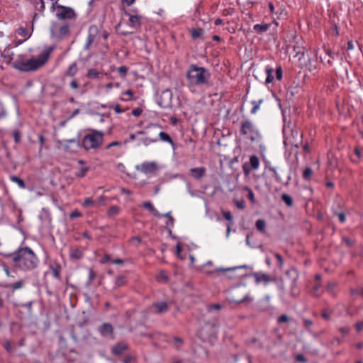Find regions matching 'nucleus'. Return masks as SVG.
Returning <instances> with one entry per match:
<instances>
[{
    "instance_id": "obj_1",
    "label": "nucleus",
    "mask_w": 363,
    "mask_h": 363,
    "mask_svg": "<svg viewBox=\"0 0 363 363\" xmlns=\"http://www.w3.org/2000/svg\"><path fill=\"white\" fill-rule=\"evenodd\" d=\"M6 264L4 265L5 272H9V264L14 270L30 271L34 269L38 263V259L29 247L19 248L13 253L4 254Z\"/></svg>"
},
{
    "instance_id": "obj_2",
    "label": "nucleus",
    "mask_w": 363,
    "mask_h": 363,
    "mask_svg": "<svg viewBox=\"0 0 363 363\" xmlns=\"http://www.w3.org/2000/svg\"><path fill=\"white\" fill-rule=\"evenodd\" d=\"M186 79L188 89L191 93H195L197 89L208 84L211 73L207 68L191 64L186 72Z\"/></svg>"
},
{
    "instance_id": "obj_3",
    "label": "nucleus",
    "mask_w": 363,
    "mask_h": 363,
    "mask_svg": "<svg viewBox=\"0 0 363 363\" xmlns=\"http://www.w3.org/2000/svg\"><path fill=\"white\" fill-rule=\"evenodd\" d=\"M53 50L54 47H48L36 57H31L26 61L17 60L13 67L21 71L35 70L46 63Z\"/></svg>"
},
{
    "instance_id": "obj_4",
    "label": "nucleus",
    "mask_w": 363,
    "mask_h": 363,
    "mask_svg": "<svg viewBox=\"0 0 363 363\" xmlns=\"http://www.w3.org/2000/svg\"><path fill=\"white\" fill-rule=\"evenodd\" d=\"M104 137L102 131L91 129L82 139V147L86 150H96L102 145Z\"/></svg>"
},
{
    "instance_id": "obj_5",
    "label": "nucleus",
    "mask_w": 363,
    "mask_h": 363,
    "mask_svg": "<svg viewBox=\"0 0 363 363\" xmlns=\"http://www.w3.org/2000/svg\"><path fill=\"white\" fill-rule=\"evenodd\" d=\"M240 133L242 135L246 136L252 142L259 141L262 138L260 132L250 120L241 122Z\"/></svg>"
},
{
    "instance_id": "obj_6",
    "label": "nucleus",
    "mask_w": 363,
    "mask_h": 363,
    "mask_svg": "<svg viewBox=\"0 0 363 363\" xmlns=\"http://www.w3.org/2000/svg\"><path fill=\"white\" fill-rule=\"evenodd\" d=\"M218 329L215 324L205 323L198 332V337L204 342L213 343L216 339Z\"/></svg>"
},
{
    "instance_id": "obj_7",
    "label": "nucleus",
    "mask_w": 363,
    "mask_h": 363,
    "mask_svg": "<svg viewBox=\"0 0 363 363\" xmlns=\"http://www.w3.org/2000/svg\"><path fill=\"white\" fill-rule=\"evenodd\" d=\"M57 1L58 0H56L52 4V8L55 11V15L58 19H73L76 17V13L72 8L62 6Z\"/></svg>"
},
{
    "instance_id": "obj_8",
    "label": "nucleus",
    "mask_w": 363,
    "mask_h": 363,
    "mask_svg": "<svg viewBox=\"0 0 363 363\" xmlns=\"http://www.w3.org/2000/svg\"><path fill=\"white\" fill-rule=\"evenodd\" d=\"M57 143L63 147L64 150L67 153L77 152L80 146L79 141L76 139L62 140Z\"/></svg>"
},
{
    "instance_id": "obj_9",
    "label": "nucleus",
    "mask_w": 363,
    "mask_h": 363,
    "mask_svg": "<svg viewBox=\"0 0 363 363\" xmlns=\"http://www.w3.org/2000/svg\"><path fill=\"white\" fill-rule=\"evenodd\" d=\"M98 33H99V29L96 25H91L89 27L88 35L86 39V43L84 44V50H88L90 49L91 45L95 41Z\"/></svg>"
},
{
    "instance_id": "obj_10",
    "label": "nucleus",
    "mask_w": 363,
    "mask_h": 363,
    "mask_svg": "<svg viewBox=\"0 0 363 363\" xmlns=\"http://www.w3.org/2000/svg\"><path fill=\"white\" fill-rule=\"evenodd\" d=\"M97 330L103 337L110 338L111 340L115 339L113 328L112 325L108 323H103L98 328Z\"/></svg>"
},
{
    "instance_id": "obj_11",
    "label": "nucleus",
    "mask_w": 363,
    "mask_h": 363,
    "mask_svg": "<svg viewBox=\"0 0 363 363\" xmlns=\"http://www.w3.org/2000/svg\"><path fill=\"white\" fill-rule=\"evenodd\" d=\"M169 310V306L165 301H158L154 303L150 308V313L155 314H163Z\"/></svg>"
},
{
    "instance_id": "obj_12",
    "label": "nucleus",
    "mask_w": 363,
    "mask_h": 363,
    "mask_svg": "<svg viewBox=\"0 0 363 363\" xmlns=\"http://www.w3.org/2000/svg\"><path fill=\"white\" fill-rule=\"evenodd\" d=\"M172 96V94L169 90L167 89L162 91L161 95L162 101L159 102L160 106L162 108L169 106L171 104Z\"/></svg>"
},
{
    "instance_id": "obj_13",
    "label": "nucleus",
    "mask_w": 363,
    "mask_h": 363,
    "mask_svg": "<svg viewBox=\"0 0 363 363\" xmlns=\"http://www.w3.org/2000/svg\"><path fill=\"white\" fill-rule=\"evenodd\" d=\"M157 169V166L155 162H143L140 167V171L145 174L153 173Z\"/></svg>"
},
{
    "instance_id": "obj_14",
    "label": "nucleus",
    "mask_w": 363,
    "mask_h": 363,
    "mask_svg": "<svg viewBox=\"0 0 363 363\" xmlns=\"http://www.w3.org/2000/svg\"><path fill=\"white\" fill-rule=\"evenodd\" d=\"M128 346L126 343L123 342H119L112 347L111 352L114 355H120L125 350H128Z\"/></svg>"
},
{
    "instance_id": "obj_15",
    "label": "nucleus",
    "mask_w": 363,
    "mask_h": 363,
    "mask_svg": "<svg viewBox=\"0 0 363 363\" xmlns=\"http://www.w3.org/2000/svg\"><path fill=\"white\" fill-rule=\"evenodd\" d=\"M78 72L77 63L76 62H72L65 72L62 80L64 81L67 77H74Z\"/></svg>"
},
{
    "instance_id": "obj_16",
    "label": "nucleus",
    "mask_w": 363,
    "mask_h": 363,
    "mask_svg": "<svg viewBox=\"0 0 363 363\" xmlns=\"http://www.w3.org/2000/svg\"><path fill=\"white\" fill-rule=\"evenodd\" d=\"M159 139L157 137L151 138L149 136L140 135L138 138V141L137 143V145H143L145 146H148L151 143H157Z\"/></svg>"
},
{
    "instance_id": "obj_17",
    "label": "nucleus",
    "mask_w": 363,
    "mask_h": 363,
    "mask_svg": "<svg viewBox=\"0 0 363 363\" xmlns=\"http://www.w3.org/2000/svg\"><path fill=\"white\" fill-rule=\"evenodd\" d=\"M125 15L129 17V25L130 27L134 28H138L140 27V16L137 15H131L128 12H125Z\"/></svg>"
},
{
    "instance_id": "obj_18",
    "label": "nucleus",
    "mask_w": 363,
    "mask_h": 363,
    "mask_svg": "<svg viewBox=\"0 0 363 363\" xmlns=\"http://www.w3.org/2000/svg\"><path fill=\"white\" fill-rule=\"evenodd\" d=\"M252 274L255 276V281L257 284L263 282L264 284H267V283L274 280V278L270 277L267 274Z\"/></svg>"
},
{
    "instance_id": "obj_19",
    "label": "nucleus",
    "mask_w": 363,
    "mask_h": 363,
    "mask_svg": "<svg viewBox=\"0 0 363 363\" xmlns=\"http://www.w3.org/2000/svg\"><path fill=\"white\" fill-rule=\"evenodd\" d=\"M190 172L193 177L199 179L204 176L206 173V168L203 167L191 168L190 169Z\"/></svg>"
},
{
    "instance_id": "obj_20",
    "label": "nucleus",
    "mask_w": 363,
    "mask_h": 363,
    "mask_svg": "<svg viewBox=\"0 0 363 363\" xmlns=\"http://www.w3.org/2000/svg\"><path fill=\"white\" fill-rule=\"evenodd\" d=\"M269 171L273 173V176L274 177L276 181L279 183L284 184L287 183V182H284L282 179V175L284 174V171L281 169H277L276 167H269Z\"/></svg>"
},
{
    "instance_id": "obj_21",
    "label": "nucleus",
    "mask_w": 363,
    "mask_h": 363,
    "mask_svg": "<svg viewBox=\"0 0 363 363\" xmlns=\"http://www.w3.org/2000/svg\"><path fill=\"white\" fill-rule=\"evenodd\" d=\"M143 207L147 209L150 213L155 216H160L161 213L154 207L150 201H145L143 203Z\"/></svg>"
},
{
    "instance_id": "obj_22",
    "label": "nucleus",
    "mask_w": 363,
    "mask_h": 363,
    "mask_svg": "<svg viewBox=\"0 0 363 363\" xmlns=\"http://www.w3.org/2000/svg\"><path fill=\"white\" fill-rule=\"evenodd\" d=\"M265 73L267 74V77L265 79V84H268L272 83L274 79V77L273 74L274 69L271 66L267 65L265 67Z\"/></svg>"
},
{
    "instance_id": "obj_23",
    "label": "nucleus",
    "mask_w": 363,
    "mask_h": 363,
    "mask_svg": "<svg viewBox=\"0 0 363 363\" xmlns=\"http://www.w3.org/2000/svg\"><path fill=\"white\" fill-rule=\"evenodd\" d=\"M16 33L21 36V37H23L24 39L23 40H21L20 42V43L26 41L27 39H28L30 35H31V33L29 32V30L26 28H24V27H20L19 28H18L16 31Z\"/></svg>"
},
{
    "instance_id": "obj_24",
    "label": "nucleus",
    "mask_w": 363,
    "mask_h": 363,
    "mask_svg": "<svg viewBox=\"0 0 363 363\" xmlns=\"http://www.w3.org/2000/svg\"><path fill=\"white\" fill-rule=\"evenodd\" d=\"M252 300H253V298L249 296V294H245L243 296V297L240 299L235 298L234 297H232V298L228 299V301L229 302H230V303L234 302L237 304H240V303H245V302H251V301H252Z\"/></svg>"
},
{
    "instance_id": "obj_25",
    "label": "nucleus",
    "mask_w": 363,
    "mask_h": 363,
    "mask_svg": "<svg viewBox=\"0 0 363 363\" xmlns=\"http://www.w3.org/2000/svg\"><path fill=\"white\" fill-rule=\"evenodd\" d=\"M270 27V24L268 23H261V24H255L253 26L254 30L257 33H263L269 30Z\"/></svg>"
},
{
    "instance_id": "obj_26",
    "label": "nucleus",
    "mask_w": 363,
    "mask_h": 363,
    "mask_svg": "<svg viewBox=\"0 0 363 363\" xmlns=\"http://www.w3.org/2000/svg\"><path fill=\"white\" fill-rule=\"evenodd\" d=\"M189 32L193 40L201 38L204 33V30L202 28H191L189 30Z\"/></svg>"
},
{
    "instance_id": "obj_27",
    "label": "nucleus",
    "mask_w": 363,
    "mask_h": 363,
    "mask_svg": "<svg viewBox=\"0 0 363 363\" xmlns=\"http://www.w3.org/2000/svg\"><path fill=\"white\" fill-rule=\"evenodd\" d=\"M31 4L33 5L35 9L40 13H43L45 9V4L43 0H30Z\"/></svg>"
},
{
    "instance_id": "obj_28",
    "label": "nucleus",
    "mask_w": 363,
    "mask_h": 363,
    "mask_svg": "<svg viewBox=\"0 0 363 363\" xmlns=\"http://www.w3.org/2000/svg\"><path fill=\"white\" fill-rule=\"evenodd\" d=\"M101 72H99L96 69L91 68L89 69L86 74V77L89 79H96L100 77Z\"/></svg>"
},
{
    "instance_id": "obj_29",
    "label": "nucleus",
    "mask_w": 363,
    "mask_h": 363,
    "mask_svg": "<svg viewBox=\"0 0 363 363\" xmlns=\"http://www.w3.org/2000/svg\"><path fill=\"white\" fill-rule=\"evenodd\" d=\"M69 256L72 259H79L82 257L83 253L78 248H72L69 250Z\"/></svg>"
},
{
    "instance_id": "obj_30",
    "label": "nucleus",
    "mask_w": 363,
    "mask_h": 363,
    "mask_svg": "<svg viewBox=\"0 0 363 363\" xmlns=\"http://www.w3.org/2000/svg\"><path fill=\"white\" fill-rule=\"evenodd\" d=\"M158 136L161 140L168 143L171 144L172 146L174 145V143L173 140L172 139V138L165 132H162V131L160 132L158 134Z\"/></svg>"
},
{
    "instance_id": "obj_31",
    "label": "nucleus",
    "mask_w": 363,
    "mask_h": 363,
    "mask_svg": "<svg viewBox=\"0 0 363 363\" xmlns=\"http://www.w3.org/2000/svg\"><path fill=\"white\" fill-rule=\"evenodd\" d=\"M250 163L252 169H257L259 167V160L258 157L256 155L250 156Z\"/></svg>"
},
{
    "instance_id": "obj_32",
    "label": "nucleus",
    "mask_w": 363,
    "mask_h": 363,
    "mask_svg": "<svg viewBox=\"0 0 363 363\" xmlns=\"http://www.w3.org/2000/svg\"><path fill=\"white\" fill-rule=\"evenodd\" d=\"M10 179L13 182L16 183L20 188H21V189L26 188V184H25L24 181L23 179H21V178L18 177L17 176L11 175Z\"/></svg>"
},
{
    "instance_id": "obj_33",
    "label": "nucleus",
    "mask_w": 363,
    "mask_h": 363,
    "mask_svg": "<svg viewBox=\"0 0 363 363\" xmlns=\"http://www.w3.org/2000/svg\"><path fill=\"white\" fill-rule=\"evenodd\" d=\"M281 200L289 207L292 206L293 204H294V200H293L292 197L290 195L287 194H282Z\"/></svg>"
},
{
    "instance_id": "obj_34",
    "label": "nucleus",
    "mask_w": 363,
    "mask_h": 363,
    "mask_svg": "<svg viewBox=\"0 0 363 363\" xmlns=\"http://www.w3.org/2000/svg\"><path fill=\"white\" fill-rule=\"evenodd\" d=\"M263 102V99H259L258 101H252V104L253 105L252 108L251 109V113L255 114L259 109L260 104Z\"/></svg>"
},
{
    "instance_id": "obj_35",
    "label": "nucleus",
    "mask_w": 363,
    "mask_h": 363,
    "mask_svg": "<svg viewBox=\"0 0 363 363\" xmlns=\"http://www.w3.org/2000/svg\"><path fill=\"white\" fill-rule=\"evenodd\" d=\"M89 170V167H82L78 169L77 172L75 173V175H76V177H79V178L84 177Z\"/></svg>"
},
{
    "instance_id": "obj_36",
    "label": "nucleus",
    "mask_w": 363,
    "mask_h": 363,
    "mask_svg": "<svg viewBox=\"0 0 363 363\" xmlns=\"http://www.w3.org/2000/svg\"><path fill=\"white\" fill-rule=\"evenodd\" d=\"M256 228L258 230H259L262 233H264L265 231V227L266 223L265 221L262 219H259L256 221Z\"/></svg>"
},
{
    "instance_id": "obj_37",
    "label": "nucleus",
    "mask_w": 363,
    "mask_h": 363,
    "mask_svg": "<svg viewBox=\"0 0 363 363\" xmlns=\"http://www.w3.org/2000/svg\"><path fill=\"white\" fill-rule=\"evenodd\" d=\"M147 133L143 130L136 132L135 133L130 134L129 136V141H138V138L140 135H145Z\"/></svg>"
},
{
    "instance_id": "obj_38",
    "label": "nucleus",
    "mask_w": 363,
    "mask_h": 363,
    "mask_svg": "<svg viewBox=\"0 0 363 363\" xmlns=\"http://www.w3.org/2000/svg\"><path fill=\"white\" fill-rule=\"evenodd\" d=\"M313 174V170L311 167H306L303 172V178L305 180H310Z\"/></svg>"
},
{
    "instance_id": "obj_39",
    "label": "nucleus",
    "mask_w": 363,
    "mask_h": 363,
    "mask_svg": "<svg viewBox=\"0 0 363 363\" xmlns=\"http://www.w3.org/2000/svg\"><path fill=\"white\" fill-rule=\"evenodd\" d=\"M246 268H248V267L246 265L237 266V267H235L233 268H226V269L220 268V269H217L216 272H228L230 270H235V269H246Z\"/></svg>"
},
{
    "instance_id": "obj_40",
    "label": "nucleus",
    "mask_w": 363,
    "mask_h": 363,
    "mask_svg": "<svg viewBox=\"0 0 363 363\" xmlns=\"http://www.w3.org/2000/svg\"><path fill=\"white\" fill-rule=\"evenodd\" d=\"M128 68L126 66H121L117 69V71L122 78L126 77Z\"/></svg>"
},
{
    "instance_id": "obj_41",
    "label": "nucleus",
    "mask_w": 363,
    "mask_h": 363,
    "mask_svg": "<svg viewBox=\"0 0 363 363\" xmlns=\"http://www.w3.org/2000/svg\"><path fill=\"white\" fill-rule=\"evenodd\" d=\"M79 86L80 84L79 83V81L77 79L73 78L69 83V87L73 90H77L79 88Z\"/></svg>"
},
{
    "instance_id": "obj_42",
    "label": "nucleus",
    "mask_w": 363,
    "mask_h": 363,
    "mask_svg": "<svg viewBox=\"0 0 363 363\" xmlns=\"http://www.w3.org/2000/svg\"><path fill=\"white\" fill-rule=\"evenodd\" d=\"M173 340L174 347L177 350L179 349L183 345V340L179 337H174Z\"/></svg>"
},
{
    "instance_id": "obj_43",
    "label": "nucleus",
    "mask_w": 363,
    "mask_h": 363,
    "mask_svg": "<svg viewBox=\"0 0 363 363\" xmlns=\"http://www.w3.org/2000/svg\"><path fill=\"white\" fill-rule=\"evenodd\" d=\"M120 208L117 206H112L109 208L108 211V214L109 216L116 215L119 213Z\"/></svg>"
},
{
    "instance_id": "obj_44",
    "label": "nucleus",
    "mask_w": 363,
    "mask_h": 363,
    "mask_svg": "<svg viewBox=\"0 0 363 363\" xmlns=\"http://www.w3.org/2000/svg\"><path fill=\"white\" fill-rule=\"evenodd\" d=\"M283 77V70L281 66L276 68V78L278 81H281Z\"/></svg>"
},
{
    "instance_id": "obj_45",
    "label": "nucleus",
    "mask_w": 363,
    "mask_h": 363,
    "mask_svg": "<svg viewBox=\"0 0 363 363\" xmlns=\"http://www.w3.org/2000/svg\"><path fill=\"white\" fill-rule=\"evenodd\" d=\"M69 26L67 25H64L59 28V33L60 35H66L69 33Z\"/></svg>"
},
{
    "instance_id": "obj_46",
    "label": "nucleus",
    "mask_w": 363,
    "mask_h": 363,
    "mask_svg": "<svg viewBox=\"0 0 363 363\" xmlns=\"http://www.w3.org/2000/svg\"><path fill=\"white\" fill-rule=\"evenodd\" d=\"M156 279L158 281L164 283L167 281L168 277L167 274H158Z\"/></svg>"
},
{
    "instance_id": "obj_47",
    "label": "nucleus",
    "mask_w": 363,
    "mask_h": 363,
    "mask_svg": "<svg viewBox=\"0 0 363 363\" xmlns=\"http://www.w3.org/2000/svg\"><path fill=\"white\" fill-rule=\"evenodd\" d=\"M174 219L172 216H169L168 221L166 223V228L171 232L172 228L174 227Z\"/></svg>"
},
{
    "instance_id": "obj_48",
    "label": "nucleus",
    "mask_w": 363,
    "mask_h": 363,
    "mask_svg": "<svg viewBox=\"0 0 363 363\" xmlns=\"http://www.w3.org/2000/svg\"><path fill=\"white\" fill-rule=\"evenodd\" d=\"M222 215L228 221H233V216L230 211H223Z\"/></svg>"
},
{
    "instance_id": "obj_49",
    "label": "nucleus",
    "mask_w": 363,
    "mask_h": 363,
    "mask_svg": "<svg viewBox=\"0 0 363 363\" xmlns=\"http://www.w3.org/2000/svg\"><path fill=\"white\" fill-rule=\"evenodd\" d=\"M354 153H355V155H356V156H357V159H353V158H352V160L353 162H357V161H358V160L360 159V157H362L361 150H360L359 147H356L354 148Z\"/></svg>"
},
{
    "instance_id": "obj_50",
    "label": "nucleus",
    "mask_w": 363,
    "mask_h": 363,
    "mask_svg": "<svg viewBox=\"0 0 363 363\" xmlns=\"http://www.w3.org/2000/svg\"><path fill=\"white\" fill-rule=\"evenodd\" d=\"M221 308H223V305L219 304V303L211 304V305L208 306V311L220 310Z\"/></svg>"
},
{
    "instance_id": "obj_51",
    "label": "nucleus",
    "mask_w": 363,
    "mask_h": 363,
    "mask_svg": "<svg viewBox=\"0 0 363 363\" xmlns=\"http://www.w3.org/2000/svg\"><path fill=\"white\" fill-rule=\"evenodd\" d=\"M23 281H18L11 284V286L13 288V290H16L21 289L23 286Z\"/></svg>"
},
{
    "instance_id": "obj_52",
    "label": "nucleus",
    "mask_w": 363,
    "mask_h": 363,
    "mask_svg": "<svg viewBox=\"0 0 363 363\" xmlns=\"http://www.w3.org/2000/svg\"><path fill=\"white\" fill-rule=\"evenodd\" d=\"M82 214L77 210H74L69 214V217L72 219L81 217Z\"/></svg>"
},
{
    "instance_id": "obj_53",
    "label": "nucleus",
    "mask_w": 363,
    "mask_h": 363,
    "mask_svg": "<svg viewBox=\"0 0 363 363\" xmlns=\"http://www.w3.org/2000/svg\"><path fill=\"white\" fill-rule=\"evenodd\" d=\"M342 241L349 247L352 246L354 243V240L347 237H342Z\"/></svg>"
},
{
    "instance_id": "obj_54",
    "label": "nucleus",
    "mask_w": 363,
    "mask_h": 363,
    "mask_svg": "<svg viewBox=\"0 0 363 363\" xmlns=\"http://www.w3.org/2000/svg\"><path fill=\"white\" fill-rule=\"evenodd\" d=\"M235 203L238 208L243 209L245 207V202L242 200H236Z\"/></svg>"
},
{
    "instance_id": "obj_55",
    "label": "nucleus",
    "mask_w": 363,
    "mask_h": 363,
    "mask_svg": "<svg viewBox=\"0 0 363 363\" xmlns=\"http://www.w3.org/2000/svg\"><path fill=\"white\" fill-rule=\"evenodd\" d=\"M93 204H94L93 200L91 199H90V198H86L84 201L82 205H83L84 207H89V206H92Z\"/></svg>"
},
{
    "instance_id": "obj_56",
    "label": "nucleus",
    "mask_w": 363,
    "mask_h": 363,
    "mask_svg": "<svg viewBox=\"0 0 363 363\" xmlns=\"http://www.w3.org/2000/svg\"><path fill=\"white\" fill-rule=\"evenodd\" d=\"M335 215L338 217L339 220H340V223H343L345 222L346 216H345L344 213H342V212L335 213Z\"/></svg>"
},
{
    "instance_id": "obj_57",
    "label": "nucleus",
    "mask_w": 363,
    "mask_h": 363,
    "mask_svg": "<svg viewBox=\"0 0 363 363\" xmlns=\"http://www.w3.org/2000/svg\"><path fill=\"white\" fill-rule=\"evenodd\" d=\"M115 146L121 147V143L118 142V141H113V142L109 143L108 145H107L106 147V150H109L111 147H115Z\"/></svg>"
},
{
    "instance_id": "obj_58",
    "label": "nucleus",
    "mask_w": 363,
    "mask_h": 363,
    "mask_svg": "<svg viewBox=\"0 0 363 363\" xmlns=\"http://www.w3.org/2000/svg\"><path fill=\"white\" fill-rule=\"evenodd\" d=\"M274 257H276V259L277 260L278 264L280 267H281L284 264V259H283L282 257L278 253H274Z\"/></svg>"
},
{
    "instance_id": "obj_59",
    "label": "nucleus",
    "mask_w": 363,
    "mask_h": 363,
    "mask_svg": "<svg viewBox=\"0 0 363 363\" xmlns=\"http://www.w3.org/2000/svg\"><path fill=\"white\" fill-rule=\"evenodd\" d=\"M289 320V317L286 315H281L279 318H278V323H286L288 322Z\"/></svg>"
},
{
    "instance_id": "obj_60",
    "label": "nucleus",
    "mask_w": 363,
    "mask_h": 363,
    "mask_svg": "<svg viewBox=\"0 0 363 363\" xmlns=\"http://www.w3.org/2000/svg\"><path fill=\"white\" fill-rule=\"evenodd\" d=\"M338 330H339L340 333L341 334H342L343 335L348 334V333L350 331V328L347 326L340 327Z\"/></svg>"
},
{
    "instance_id": "obj_61",
    "label": "nucleus",
    "mask_w": 363,
    "mask_h": 363,
    "mask_svg": "<svg viewBox=\"0 0 363 363\" xmlns=\"http://www.w3.org/2000/svg\"><path fill=\"white\" fill-rule=\"evenodd\" d=\"M111 256H110L109 255H105L102 257V259H101L100 262H101V264H106V263H107V262H111Z\"/></svg>"
},
{
    "instance_id": "obj_62",
    "label": "nucleus",
    "mask_w": 363,
    "mask_h": 363,
    "mask_svg": "<svg viewBox=\"0 0 363 363\" xmlns=\"http://www.w3.org/2000/svg\"><path fill=\"white\" fill-rule=\"evenodd\" d=\"M125 261L122 259H113L111 260V263L113 264H123Z\"/></svg>"
},
{
    "instance_id": "obj_63",
    "label": "nucleus",
    "mask_w": 363,
    "mask_h": 363,
    "mask_svg": "<svg viewBox=\"0 0 363 363\" xmlns=\"http://www.w3.org/2000/svg\"><path fill=\"white\" fill-rule=\"evenodd\" d=\"M355 328L357 332L362 331L363 330V320L357 323L355 325Z\"/></svg>"
},
{
    "instance_id": "obj_64",
    "label": "nucleus",
    "mask_w": 363,
    "mask_h": 363,
    "mask_svg": "<svg viewBox=\"0 0 363 363\" xmlns=\"http://www.w3.org/2000/svg\"><path fill=\"white\" fill-rule=\"evenodd\" d=\"M132 357L130 356V355H126L125 357H124L122 362L123 363H131L132 362Z\"/></svg>"
}]
</instances>
